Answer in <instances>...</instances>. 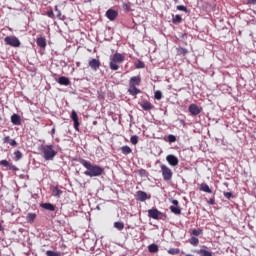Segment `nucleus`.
I'll use <instances>...</instances> for the list:
<instances>
[{"instance_id": "34", "label": "nucleus", "mask_w": 256, "mask_h": 256, "mask_svg": "<svg viewBox=\"0 0 256 256\" xmlns=\"http://www.w3.org/2000/svg\"><path fill=\"white\" fill-rule=\"evenodd\" d=\"M154 98L157 99V101H161V99H163V93H161V91L157 90L154 93Z\"/></svg>"}, {"instance_id": "43", "label": "nucleus", "mask_w": 256, "mask_h": 256, "mask_svg": "<svg viewBox=\"0 0 256 256\" xmlns=\"http://www.w3.org/2000/svg\"><path fill=\"white\" fill-rule=\"evenodd\" d=\"M178 11H184L187 12V7L183 6V5H179L177 6Z\"/></svg>"}, {"instance_id": "21", "label": "nucleus", "mask_w": 256, "mask_h": 256, "mask_svg": "<svg viewBox=\"0 0 256 256\" xmlns=\"http://www.w3.org/2000/svg\"><path fill=\"white\" fill-rule=\"evenodd\" d=\"M176 53H177V55H179V57H181V56L185 57V55H187V53H189V50H187V48L178 47V48H176Z\"/></svg>"}, {"instance_id": "10", "label": "nucleus", "mask_w": 256, "mask_h": 256, "mask_svg": "<svg viewBox=\"0 0 256 256\" xmlns=\"http://www.w3.org/2000/svg\"><path fill=\"white\" fill-rule=\"evenodd\" d=\"M172 205L170 206V211L174 213V215H181V208L179 207V201L178 200H171Z\"/></svg>"}, {"instance_id": "29", "label": "nucleus", "mask_w": 256, "mask_h": 256, "mask_svg": "<svg viewBox=\"0 0 256 256\" xmlns=\"http://www.w3.org/2000/svg\"><path fill=\"white\" fill-rule=\"evenodd\" d=\"M181 21H183V18L179 14L173 16L172 18V23L179 24Z\"/></svg>"}, {"instance_id": "37", "label": "nucleus", "mask_w": 256, "mask_h": 256, "mask_svg": "<svg viewBox=\"0 0 256 256\" xmlns=\"http://www.w3.org/2000/svg\"><path fill=\"white\" fill-rule=\"evenodd\" d=\"M192 235H194V237H199V235H203V230H201V229H193L192 230Z\"/></svg>"}, {"instance_id": "44", "label": "nucleus", "mask_w": 256, "mask_h": 256, "mask_svg": "<svg viewBox=\"0 0 256 256\" xmlns=\"http://www.w3.org/2000/svg\"><path fill=\"white\" fill-rule=\"evenodd\" d=\"M224 197H226V199H230L231 197H233V193H231V192H224Z\"/></svg>"}, {"instance_id": "48", "label": "nucleus", "mask_w": 256, "mask_h": 256, "mask_svg": "<svg viewBox=\"0 0 256 256\" xmlns=\"http://www.w3.org/2000/svg\"><path fill=\"white\" fill-rule=\"evenodd\" d=\"M61 15V11H58L57 17H59Z\"/></svg>"}, {"instance_id": "35", "label": "nucleus", "mask_w": 256, "mask_h": 256, "mask_svg": "<svg viewBox=\"0 0 256 256\" xmlns=\"http://www.w3.org/2000/svg\"><path fill=\"white\" fill-rule=\"evenodd\" d=\"M46 255L47 256H61V252H55L53 250H47Z\"/></svg>"}, {"instance_id": "30", "label": "nucleus", "mask_w": 256, "mask_h": 256, "mask_svg": "<svg viewBox=\"0 0 256 256\" xmlns=\"http://www.w3.org/2000/svg\"><path fill=\"white\" fill-rule=\"evenodd\" d=\"M169 255H179L181 250L179 248H170L168 250Z\"/></svg>"}, {"instance_id": "49", "label": "nucleus", "mask_w": 256, "mask_h": 256, "mask_svg": "<svg viewBox=\"0 0 256 256\" xmlns=\"http://www.w3.org/2000/svg\"><path fill=\"white\" fill-rule=\"evenodd\" d=\"M76 65H77V67H79V65H81V62H77Z\"/></svg>"}, {"instance_id": "4", "label": "nucleus", "mask_w": 256, "mask_h": 256, "mask_svg": "<svg viewBox=\"0 0 256 256\" xmlns=\"http://www.w3.org/2000/svg\"><path fill=\"white\" fill-rule=\"evenodd\" d=\"M125 61V57L121 53H115L110 58L109 67L111 71H119V65Z\"/></svg>"}, {"instance_id": "39", "label": "nucleus", "mask_w": 256, "mask_h": 256, "mask_svg": "<svg viewBox=\"0 0 256 256\" xmlns=\"http://www.w3.org/2000/svg\"><path fill=\"white\" fill-rule=\"evenodd\" d=\"M175 141H177V137H175V135L173 134L168 135V139H167L168 143H175Z\"/></svg>"}, {"instance_id": "13", "label": "nucleus", "mask_w": 256, "mask_h": 256, "mask_svg": "<svg viewBox=\"0 0 256 256\" xmlns=\"http://www.w3.org/2000/svg\"><path fill=\"white\" fill-rule=\"evenodd\" d=\"M166 161L171 165L172 167H177L179 165V158H177L175 155L170 154L166 156Z\"/></svg>"}, {"instance_id": "24", "label": "nucleus", "mask_w": 256, "mask_h": 256, "mask_svg": "<svg viewBox=\"0 0 256 256\" xmlns=\"http://www.w3.org/2000/svg\"><path fill=\"white\" fill-rule=\"evenodd\" d=\"M200 191H204V193H213L211 188H209V185L207 183H202L200 185Z\"/></svg>"}, {"instance_id": "40", "label": "nucleus", "mask_w": 256, "mask_h": 256, "mask_svg": "<svg viewBox=\"0 0 256 256\" xmlns=\"http://www.w3.org/2000/svg\"><path fill=\"white\" fill-rule=\"evenodd\" d=\"M138 175H140V177H147V170L145 169H140L138 171Z\"/></svg>"}, {"instance_id": "33", "label": "nucleus", "mask_w": 256, "mask_h": 256, "mask_svg": "<svg viewBox=\"0 0 256 256\" xmlns=\"http://www.w3.org/2000/svg\"><path fill=\"white\" fill-rule=\"evenodd\" d=\"M135 67L136 69H145V62L141 61V60H138L136 63H135Z\"/></svg>"}, {"instance_id": "46", "label": "nucleus", "mask_w": 256, "mask_h": 256, "mask_svg": "<svg viewBox=\"0 0 256 256\" xmlns=\"http://www.w3.org/2000/svg\"><path fill=\"white\" fill-rule=\"evenodd\" d=\"M248 5H256V0H247Z\"/></svg>"}, {"instance_id": "17", "label": "nucleus", "mask_w": 256, "mask_h": 256, "mask_svg": "<svg viewBox=\"0 0 256 256\" xmlns=\"http://www.w3.org/2000/svg\"><path fill=\"white\" fill-rule=\"evenodd\" d=\"M36 44L41 49H45V47H47V39H45V37H39L36 39Z\"/></svg>"}, {"instance_id": "45", "label": "nucleus", "mask_w": 256, "mask_h": 256, "mask_svg": "<svg viewBox=\"0 0 256 256\" xmlns=\"http://www.w3.org/2000/svg\"><path fill=\"white\" fill-rule=\"evenodd\" d=\"M208 205H215V196L209 199Z\"/></svg>"}, {"instance_id": "8", "label": "nucleus", "mask_w": 256, "mask_h": 256, "mask_svg": "<svg viewBox=\"0 0 256 256\" xmlns=\"http://www.w3.org/2000/svg\"><path fill=\"white\" fill-rule=\"evenodd\" d=\"M189 113L192 115V117H197L203 111V108L198 107L197 104H190L188 107Z\"/></svg>"}, {"instance_id": "19", "label": "nucleus", "mask_w": 256, "mask_h": 256, "mask_svg": "<svg viewBox=\"0 0 256 256\" xmlns=\"http://www.w3.org/2000/svg\"><path fill=\"white\" fill-rule=\"evenodd\" d=\"M58 83H59V85H65L67 87L68 85H71V80H69V78H67L65 76H61L58 79Z\"/></svg>"}, {"instance_id": "38", "label": "nucleus", "mask_w": 256, "mask_h": 256, "mask_svg": "<svg viewBox=\"0 0 256 256\" xmlns=\"http://www.w3.org/2000/svg\"><path fill=\"white\" fill-rule=\"evenodd\" d=\"M63 193V191H61L59 188H54L53 190V195L54 197H61V194Z\"/></svg>"}, {"instance_id": "28", "label": "nucleus", "mask_w": 256, "mask_h": 256, "mask_svg": "<svg viewBox=\"0 0 256 256\" xmlns=\"http://www.w3.org/2000/svg\"><path fill=\"white\" fill-rule=\"evenodd\" d=\"M114 227L115 229H118V231H123L125 229V224L123 222H115Z\"/></svg>"}, {"instance_id": "12", "label": "nucleus", "mask_w": 256, "mask_h": 256, "mask_svg": "<svg viewBox=\"0 0 256 256\" xmlns=\"http://www.w3.org/2000/svg\"><path fill=\"white\" fill-rule=\"evenodd\" d=\"M135 199L136 201H141L143 203L144 201H147V199H151V197H148L145 191L139 190L135 194Z\"/></svg>"}, {"instance_id": "18", "label": "nucleus", "mask_w": 256, "mask_h": 256, "mask_svg": "<svg viewBox=\"0 0 256 256\" xmlns=\"http://www.w3.org/2000/svg\"><path fill=\"white\" fill-rule=\"evenodd\" d=\"M3 143H7L8 145H11V147H17V141L15 139H12L9 136H5L2 139Z\"/></svg>"}, {"instance_id": "50", "label": "nucleus", "mask_w": 256, "mask_h": 256, "mask_svg": "<svg viewBox=\"0 0 256 256\" xmlns=\"http://www.w3.org/2000/svg\"><path fill=\"white\" fill-rule=\"evenodd\" d=\"M0 121H3V118L0 117Z\"/></svg>"}, {"instance_id": "2", "label": "nucleus", "mask_w": 256, "mask_h": 256, "mask_svg": "<svg viewBox=\"0 0 256 256\" xmlns=\"http://www.w3.org/2000/svg\"><path fill=\"white\" fill-rule=\"evenodd\" d=\"M39 151L42 153L44 161H53L57 157V151L53 145H41Z\"/></svg>"}, {"instance_id": "16", "label": "nucleus", "mask_w": 256, "mask_h": 256, "mask_svg": "<svg viewBox=\"0 0 256 256\" xmlns=\"http://www.w3.org/2000/svg\"><path fill=\"white\" fill-rule=\"evenodd\" d=\"M0 165H2L3 167H7L10 171H18L17 166L9 163V161L7 160H1Z\"/></svg>"}, {"instance_id": "1", "label": "nucleus", "mask_w": 256, "mask_h": 256, "mask_svg": "<svg viewBox=\"0 0 256 256\" xmlns=\"http://www.w3.org/2000/svg\"><path fill=\"white\" fill-rule=\"evenodd\" d=\"M80 165L84 166L86 171L84 172V175L87 177H101L103 173H105V168L97 165V164H92L91 162L80 158L79 159Z\"/></svg>"}, {"instance_id": "27", "label": "nucleus", "mask_w": 256, "mask_h": 256, "mask_svg": "<svg viewBox=\"0 0 256 256\" xmlns=\"http://www.w3.org/2000/svg\"><path fill=\"white\" fill-rule=\"evenodd\" d=\"M196 253L200 256H213V254L210 251H207L205 249L197 250Z\"/></svg>"}, {"instance_id": "22", "label": "nucleus", "mask_w": 256, "mask_h": 256, "mask_svg": "<svg viewBox=\"0 0 256 256\" xmlns=\"http://www.w3.org/2000/svg\"><path fill=\"white\" fill-rule=\"evenodd\" d=\"M40 207H42V209H46V211H55V205L51 203H42Z\"/></svg>"}, {"instance_id": "20", "label": "nucleus", "mask_w": 256, "mask_h": 256, "mask_svg": "<svg viewBox=\"0 0 256 256\" xmlns=\"http://www.w3.org/2000/svg\"><path fill=\"white\" fill-rule=\"evenodd\" d=\"M11 123H13L14 125H21V116H19L18 114H13L11 116Z\"/></svg>"}, {"instance_id": "32", "label": "nucleus", "mask_w": 256, "mask_h": 256, "mask_svg": "<svg viewBox=\"0 0 256 256\" xmlns=\"http://www.w3.org/2000/svg\"><path fill=\"white\" fill-rule=\"evenodd\" d=\"M189 243H191L193 245V247H197V245H199V238L191 237L189 239Z\"/></svg>"}, {"instance_id": "41", "label": "nucleus", "mask_w": 256, "mask_h": 256, "mask_svg": "<svg viewBox=\"0 0 256 256\" xmlns=\"http://www.w3.org/2000/svg\"><path fill=\"white\" fill-rule=\"evenodd\" d=\"M122 8L124 9V11H131V5L130 4L124 3L122 5Z\"/></svg>"}, {"instance_id": "15", "label": "nucleus", "mask_w": 256, "mask_h": 256, "mask_svg": "<svg viewBox=\"0 0 256 256\" xmlns=\"http://www.w3.org/2000/svg\"><path fill=\"white\" fill-rule=\"evenodd\" d=\"M118 15H119V13L117 11L113 10V9H109L106 12V17L110 21H115V19H117Z\"/></svg>"}, {"instance_id": "23", "label": "nucleus", "mask_w": 256, "mask_h": 256, "mask_svg": "<svg viewBox=\"0 0 256 256\" xmlns=\"http://www.w3.org/2000/svg\"><path fill=\"white\" fill-rule=\"evenodd\" d=\"M120 151H121V153H123V155H131V153H133V150L131 149V147H129V146H122L121 148H120Z\"/></svg>"}, {"instance_id": "7", "label": "nucleus", "mask_w": 256, "mask_h": 256, "mask_svg": "<svg viewBox=\"0 0 256 256\" xmlns=\"http://www.w3.org/2000/svg\"><path fill=\"white\" fill-rule=\"evenodd\" d=\"M4 42L6 43V45H10V47H21V41H19V38L15 36L5 37Z\"/></svg>"}, {"instance_id": "36", "label": "nucleus", "mask_w": 256, "mask_h": 256, "mask_svg": "<svg viewBox=\"0 0 256 256\" xmlns=\"http://www.w3.org/2000/svg\"><path fill=\"white\" fill-rule=\"evenodd\" d=\"M130 142L132 143V145H137V143H139V136L137 135L131 136Z\"/></svg>"}, {"instance_id": "42", "label": "nucleus", "mask_w": 256, "mask_h": 256, "mask_svg": "<svg viewBox=\"0 0 256 256\" xmlns=\"http://www.w3.org/2000/svg\"><path fill=\"white\" fill-rule=\"evenodd\" d=\"M47 16L50 17V19H54L55 18V13H53V10H50L47 12Z\"/></svg>"}, {"instance_id": "6", "label": "nucleus", "mask_w": 256, "mask_h": 256, "mask_svg": "<svg viewBox=\"0 0 256 256\" xmlns=\"http://www.w3.org/2000/svg\"><path fill=\"white\" fill-rule=\"evenodd\" d=\"M162 177L164 181H171L173 179V171L171 168L167 167L165 164L161 165Z\"/></svg>"}, {"instance_id": "25", "label": "nucleus", "mask_w": 256, "mask_h": 256, "mask_svg": "<svg viewBox=\"0 0 256 256\" xmlns=\"http://www.w3.org/2000/svg\"><path fill=\"white\" fill-rule=\"evenodd\" d=\"M37 219V214L35 213H28L26 216L27 223H33Z\"/></svg>"}, {"instance_id": "5", "label": "nucleus", "mask_w": 256, "mask_h": 256, "mask_svg": "<svg viewBox=\"0 0 256 256\" xmlns=\"http://www.w3.org/2000/svg\"><path fill=\"white\" fill-rule=\"evenodd\" d=\"M148 217H150V219H155L156 221H165L167 219V214L159 211L157 208H152L148 210Z\"/></svg>"}, {"instance_id": "9", "label": "nucleus", "mask_w": 256, "mask_h": 256, "mask_svg": "<svg viewBox=\"0 0 256 256\" xmlns=\"http://www.w3.org/2000/svg\"><path fill=\"white\" fill-rule=\"evenodd\" d=\"M88 65L92 71H98V69L101 67V61L97 58H93L89 60Z\"/></svg>"}, {"instance_id": "11", "label": "nucleus", "mask_w": 256, "mask_h": 256, "mask_svg": "<svg viewBox=\"0 0 256 256\" xmlns=\"http://www.w3.org/2000/svg\"><path fill=\"white\" fill-rule=\"evenodd\" d=\"M70 119H72L73 123H74V129L75 131H79V116L77 115V112L75 110H72L71 115H70Z\"/></svg>"}, {"instance_id": "51", "label": "nucleus", "mask_w": 256, "mask_h": 256, "mask_svg": "<svg viewBox=\"0 0 256 256\" xmlns=\"http://www.w3.org/2000/svg\"><path fill=\"white\" fill-rule=\"evenodd\" d=\"M55 10L57 11V6L55 7Z\"/></svg>"}, {"instance_id": "3", "label": "nucleus", "mask_w": 256, "mask_h": 256, "mask_svg": "<svg viewBox=\"0 0 256 256\" xmlns=\"http://www.w3.org/2000/svg\"><path fill=\"white\" fill-rule=\"evenodd\" d=\"M141 85V76H133L129 80V88H128V93L129 95H132L135 97V95H139L141 91L137 88Z\"/></svg>"}, {"instance_id": "31", "label": "nucleus", "mask_w": 256, "mask_h": 256, "mask_svg": "<svg viewBox=\"0 0 256 256\" xmlns=\"http://www.w3.org/2000/svg\"><path fill=\"white\" fill-rule=\"evenodd\" d=\"M15 158L14 161H20V159H23V153L21 151L17 150L14 152Z\"/></svg>"}, {"instance_id": "26", "label": "nucleus", "mask_w": 256, "mask_h": 256, "mask_svg": "<svg viewBox=\"0 0 256 256\" xmlns=\"http://www.w3.org/2000/svg\"><path fill=\"white\" fill-rule=\"evenodd\" d=\"M149 253H157L159 251V246L157 244H150L148 246Z\"/></svg>"}, {"instance_id": "47", "label": "nucleus", "mask_w": 256, "mask_h": 256, "mask_svg": "<svg viewBox=\"0 0 256 256\" xmlns=\"http://www.w3.org/2000/svg\"><path fill=\"white\" fill-rule=\"evenodd\" d=\"M51 135H55V128H52Z\"/></svg>"}, {"instance_id": "14", "label": "nucleus", "mask_w": 256, "mask_h": 256, "mask_svg": "<svg viewBox=\"0 0 256 256\" xmlns=\"http://www.w3.org/2000/svg\"><path fill=\"white\" fill-rule=\"evenodd\" d=\"M139 105L144 111H151L155 109V106H153V104L147 100L141 102Z\"/></svg>"}]
</instances>
